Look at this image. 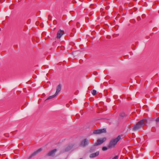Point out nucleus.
<instances>
[{
    "label": "nucleus",
    "mask_w": 159,
    "mask_h": 159,
    "mask_svg": "<svg viewBox=\"0 0 159 159\" xmlns=\"http://www.w3.org/2000/svg\"><path fill=\"white\" fill-rule=\"evenodd\" d=\"M147 122V120L146 119L141 120L133 127V130L135 131L139 129L142 127L143 125L146 124Z\"/></svg>",
    "instance_id": "1"
},
{
    "label": "nucleus",
    "mask_w": 159,
    "mask_h": 159,
    "mask_svg": "<svg viewBox=\"0 0 159 159\" xmlns=\"http://www.w3.org/2000/svg\"><path fill=\"white\" fill-rule=\"evenodd\" d=\"M121 136L119 135L116 138L113 139L110 141L108 147L109 148H111L114 147L120 139Z\"/></svg>",
    "instance_id": "2"
},
{
    "label": "nucleus",
    "mask_w": 159,
    "mask_h": 159,
    "mask_svg": "<svg viewBox=\"0 0 159 159\" xmlns=\"http://www.w3.org/2000/svg\"><path fill=\"white\" fill-rule=\"evenodd\" d=\"M106 139L105 137L98 139L97 142L94 144V146H97L102 144L106 140Z\"/></svg>",
    "instance_id": "3"
},
{
    "label": "nucleus",
    "mask_w": 159,
    "mask_h": 159,
    "mask_svg": "<svg viewBox=\"0 0 159 159\" xmlns=\"http://www.w3.org/2000/svg\"><path fill=\"white\" fill-rule=\"evenodd\" d=\"M64 34V32L63 30L60 29L57 33V39L61 38L62 35Z\"/></svg>",
    "instance_id": "4"
},
{
    "label": "nucleus",
    "mask_w": 159,
    "mask_h": 159,
    "mask_svg": "<svg viewBox=\"0 0 159 159\" xmlns=\"http://www.w3.org/2000/svg\"><path fill=\"white\" fill-rule=\"evenodd\" d=\"M57 151L56 149H54L52 150L49 152L46 155V156H54L55 154V153Z\"/></svg>",
    "instance_id": "5"
},
{
    "label": "nucleus",
    "mask_w": 159,
    "mask_h": 159,
    "mask_svg": "<svg viewBox=\"0 0 159 159\" xmlns=\"http://www.w3.org/2000/svg\"><path fill=\"white\" fill-rule=\"evenodd\" d=\"M42 149L41 148L37 150V151L34 152L31 155H30L29 157V159H30L32 157L36 156L37 154L39 152L42 151Z\"/></svg>",
    "instance_id": "6"
},
{
    "label": "nucleus",
    "mask_w": 159,
    "mask_h": 159,
    "mask_svg": "<svg viewBox=\"0 0 159 159\" xmlns=\"http://www.w3.org/2000/svg\"><path fill=\"white\" fill-rule=\"evenodd\" d=\"M89 143V141L87 139H84L81 142L80 145L83 147H85Z\"/></svg>",
    "instance_id": "7"
},
{
    "label": "nucleus",
    "mask_w": 159,
    "mask_h": 159,
    "mask_svg": "<svg viewBox=\"0 0 159 159\" xmlns=\"http://www.w3.org/2000/svg\"><path fill=\"white\" fill-rule=\"evenodd\" d=\"M74 145L72 144H71L68 145L66 148L64 150V152H66L72 149Z\"/></svg>",
    "instance_id": "8"
},
{
    "label": "nucleus",
    "mask_w": 159,
    "mask_h": 159,
    "mask_svg": "<svg viewBox=\"0 0 159 159\" xmlns=\"http://www.w3.org/2000/svg\"><path fill=\"white\" fill-rule=\"evenodd\" d=\"M99 154V152L98 151H97L96 152L93 153L91 154L90 155V157L91 158L97 156H98Z\"/></svg>",
    "instance_id": "9"
},
{
    "label": "nucleus",
    "mask_w": 159,
    "mask_h": 159,
    "mask_svg": "<svg viewBox=\"0 0 159 159\" xmlns=\"http://www.w3.org/2000/svg\"><path fill=\"white\" fill-rule=\"evenodd\" d=\"M61 85L60 84H59L57 87V88L56 91L55 93L56 95H57L59 92L61 91Z\"/></svg>",
    "instance_id": "10"
},
{
    "label": "nucleus",
    "mask_w": 159,
    "mask_h": 159,
    "mask_svg": "<svg viewBox=\"0 0 159 159\" xmlns=\"http://www.w3.org/2000/svg\"><path fill=\"white\" fill-rule=\"evenodd\" d=\"M100 130L99 129H97L94 130L93 132V133L94 134H100Z\"/></svg>",
    "instance_id": "11"
},
{
    "label": "nucleus",
    "mask_w": 159,
    "mask_h": 159,
    "mask_svg": "<svg viewBox=\"0 0 159 159\" xmlns=\"http://www.w3.org/2000/svg\"><path fill=\"white\" fill-rule=\"evenodd\" d=\"M57 95H56V94L55 93V94L54 95H53L52 96H49L46 100L45 101H46L47 100H48V99H49L51 98H54V97H55Z\"/></svg>",
    "instance_id": "12"
},
{
    "label": "nucleus",
    "mask_w": 159,
    "mask_h": 159,
    "mask_svg": "<svg viewBox=\"0 0 159 159\" xmlns=\"http://www.w3.org/2000/svg\"><path fill=\"white\" fill-rule=\"evenodd\" d=\"M99 130H100V134L103 133H105L106 131V129H100Z\"/></svg>",
    "instance_id": "13"
},
{
    "label": "nucleus",
    "mask_w": 159,
    "mask_h": 159,
    "mask_svg": "<svg viewBox=\"0 0 159 159\" xmlns=\"http://www.w3.org/2000/svg\"><path fill=\"white\" fill-rule=\"evenodd\" d=\"M92 94L93 95H95L96 94V93H97V92H96V91L95 90H93L92 91Z\"/></svg>",
    "instance_id": "14"
},
{
    "label": "nucleus",
    "mask_w": 159,
    "mask_h": 159,
    "mask_svg": "<svg viewBox=\"0 0 159 159\" xmlns=\"http://www.w3.org/2000/svg\"><path fill=\"white\" fill-rule=\"evenodd\" d=\"M120 116L122 117H124L125 116V113L124 112H122L120 113Z\"/></svg>",
    "instance_id": "15"
},
{
    "label": "nucleus",
    "mask_w": 159,
    "mask_h": 159,
    "mask_svg": "<svg viewBox=\"0 0 159 159\" xmlns=\"http://www.w3.org/2000/svg\"><path fill=\"white\" fill-rule=\"evenodd\" d=\"M107 148L106 147H104L102 148V150L103 151H106V150H107Z\"/></svg>",
    "instance_id": "16"
},
{
    "label": "nucleus",
    "mask_w": 159,
    "mask_h": 159,
    "mask_svg": "<svg viewBox=\"0 0 159 159\" xmlns=\"http://www.w3.org/2000/svg\"><path fill=\"white\" fill-rule=\"evenodd\" d=\"M112 159H118V157L117 156H116Z\"/></svg>",
    "instance_id": "17"
},
{
    "label": "nucleus",
    "mask_w": 159,
    "mask_h": 159,
    "mask_svg": "<svg viewBox=\"0 0 159 159\" xmlns=\"http://www.w3.org/2000/svg\"><path fill=\"white\" fill-rule=\"evenodd\" d=\"M156 121L157 122H159V117L156 119Z\"/></svg>",
    "instance_id": "18"
},
{
    "label": "nucleus",
    "mask_w": 159,
    "mask_h": 159,
    "mask_svg": "<svg viewBox=\"0 0 159 159\" xmlns=\"http://www.w3.org/2000/svg\"><path fill=\"white\" fill-rule=\"evenodd\" d=\"M90 152H92V149H90Z\"/></svg>",
    "instance_id": "19"
}]
</instances>
